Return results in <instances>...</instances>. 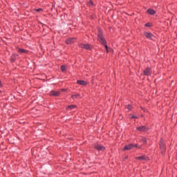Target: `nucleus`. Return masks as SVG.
<instances>
[{"label":"nucleus","mask_w":177,"mask_h":177,"mask_svg":"<svg viewBox=\"0 0 177 177\" xmlns=\"http://www.w3.org/2000/svg\"><path fill=\"white\" fill-rule=\"evenodd\" d=\"M97 40L100 42L102 45H106V40L103 37V35H102V32H100L97 36Z\"/></svg>","instance_id":"1"},{"label":"nucleus","mask_w":177,"mask_h":177,"mask_svg":"<svg viewBox=\"0 0 177 177\" xmlns=\"http://www.w3.org/2000/svg\"><path fill=\"white\" fill-rule=\"evenodd\" d=\"M133 147H138V145H133V144H129L128 145H126L123 150H132V149H133Z\"/></svg>","instance_id":"2"},{"label":"nucleus","mask_w":177,"mask_h":177,"mask_svg":"<svg viewBox=\"0 0 177 177\" xmlns=\"http://www.w3.org/2000/svg\"><path fill=\"white\" fill-rule=\"evenodd\" d=\"M144 35L148 39H154V38H156V37H154V35H153V34H151V32H145Z\"/></svg>","instance_id":"3"},{"label":"nucleus","mask_w":177,"mask_h":177,"mask_svg":"<svg viewBox=\"0 0 177 177\" xmlns=\"http://www.w3.org/2000/svg\"><path fill=\"white\" fill-rule=\"evenodd\" d=\"M136 129L140 131V132H147L149 131V128L146 127V126L138 127Z\"/></svg>","instance_id":"4"},{"label":"nucleus","mask_w":177,"mask_h":177,"mask_svg":"<svg viewBox=\"0 0 177 177\" xmlns=\"http://www.w3.org/2000/svg\"><path fill=\"white\" fill-rule=\"evenodd\" d=\"M95 149L96 150H98V151H104V150H106V148L104 147H103L102 145H100L99 144H96L95 145Z\"/></svg>","instance_id":"5"},{"label":"nucleus","mask_w":177,"mask_h":177,"mask_svg":"<svg viewBox=\"0 0 177 177\" xmlns=\"http://www.w3.org/2000/svg\"><path fill=\"white\" fill-rule=\"evenodd\" d=\"M160 147L162 154H164V153H165V144L162 140H160Z\"/></svg>","instance_id":"6"},{"label":"nucleus","mask_w":177,"mask_h":177,"mask_svg":"<svg viewBox=\"0 0 177 177\" xmlns=\"http://www.w3.org/2000/svg\"><path fill=\"white\" fill-rule=\"evenodd\" d=\"M80 47L83 48L84 49H86L87 50H91V49H92V46L89 44H82L80 45Z\"/></svg>","instance_id":"7"},{"label":"nucleus","mask_w":177,"mask_h":177,"mask_svg":"<svg viewBox=\"0 0 177 177\" xmlns=\"http://www.w3.org/2000/svg\"><path fill=\"white\" fill-rule=\"evenodd\" d=\"M77 41V39L75 38H68L66 39V43L67 45H71V44H74Z\"/></svg>","instance_id":"8"},{"label":"nucleus","mask_w":177,"mask_h":177,"mask_svg":"<svg viewBox=\"0 0 177 177\" xmlns=\"http://www.w3.org/2000/svg\"><path fill=\"white\" fill-rule=\"evenodd\" d=\"M144 75H151V69L150 68H147L144 71H143Z\"/></svg>","instance_id":"9"},{"label":"nucleus","mask_w":177,"mask_h":177,"mask_svg":"<svg viewBox=\"0 0 177 177\" xmlns=\"http://www.w3.org/2000/svg\"><path fill=\"white\" fill-rule=\"evenodd\" d=\"M50 96H60V91H52L50 93Z\"/></svg>","instance_id":"10"},{"label":"nucleus","mask_w":177,"mask_h":177,"mask_svg":"<svg viewBox=\"0 0 177 177\" xmlns=\"http://www.w3.org/2000/svg\"><path fill=\"white\" fill-rule=\"evenodd\" d=\"M136 159L140 160V161H147V160H149V158H147L146 156H142L137 157Z\"/></svg>","instance_id":"11"},{"label":"nucleus","mask_w":177,"mask_h":177,"mask_svg":"<svg viewBox=\"0 0 177 177\" xmlns=\"http://www.w3.org/2000/svg\"><path fill=\"white\" fill-rule=\"evenodd\" d=\"M77 84L79 85H82V86H85V85H86L88 83L84 80H77Z\"/></svg>","instance_id":"12"},{"label":"nucleus","mask_w":177,"mask_h":177,"mask_svg":"<svg viewBox=\"0 0 177 177\" xmlns=\"http://www.w3.org/2000/svg\"><path fill=\"white\" fill-rule=\"evenodd\" d=\"M104 47L108 53L113 52V49H111V48H109V46H107V44H105Z\"/></svg>","instance_id":"13"},{"label":"nucleus","mask_w":177,"mask_h":177,"mask_svg":"<svg viewBox=\"0 0 177 177\" xmlns=\"http://www.w3.org/2000/svg\"><path fill=\"white\" fill-rule=\"evenodd\" d=\"M80 96L81 95H80L79 93H76V94L72 95L71 97L72 99H78Z\"/></svg>","instance_id":"14"},{"label":"nucleus","mask_w":177,"mask_h":177,"mask_svg":"<svg viewBox=\"0 0 177 177\" xmlns=\"http://www.w3.org/2000/svg\"><path fill=\"white\" fill-rule=\"evenodd\" d=\"M147 13L149 15H156V11L153 9H149L147 10Z\"/></svg>","instance_id":"15"},{"label":"nucleus","mask_w":177,"mask_h":177,"mask_svg":"<svg viewBox=\"0 0 177 177\" xmlns=\"http://www.w3.org/2000/svg\"><path fill=\"white\" fill-rule=\"evenodd\" d=\"M77 106L75 105H70L66 108V110L70 111V110H73V109H75Z\"/></svg>","instance_id":"16"},{"label":"nucleus","mask_w":177,"mask_h":177,"mask_svg":"<svg viewBox=\"0 0 177 177\" xmlns=\"http://www.w3.org/2000/svg\"><path fill=\"white\" fill-rule=\"evenodd\" d=\"M141 143H143V145H146V143H147V140H146V138L142 137Z\"/></svg>","instance_id":"17"},{"label":"nucleus","mask_w":177,"mask_h":177,"mask_svg":"<svg viewBox=\"0 0 177 177\" xmlns=\"http://www.w3.org/2000/svg\"><path fill=\"white\" fill-rule=\"evenodd\" d=\"M17 51L19 53H27V50L25 49L19 48Z\"/></svg>","instance_id":"18"},{"label":"nucleus","mask_w":177,"mask_h":177,"mask_svg":"<svg viewBox=\"0 0 177 177\" xmlns=\"http://www.w3.org/2000/svg\"><path fill=\"white\" fill-rule=\"evenodd\" d=\"M66 65H62V66H61V70H62V71L63 73H64V71H66Z\"/></svg>","instance_id":"19"},{"label":"nucleus","mask_w":177,"mask_h":177,"mask_svg":"<svg viewBox=\"0 0 177 177\" xmlns=\"http://www.w3.org/2000/svg\"><path fill=\"white\" fill-rule=\"evenodd\" d=\"M88 6H93V1H89L88 2Z\"/></svg>","instance_id":"20"},{"label":"nucleus","mask_w":177,"mask_h":177,"mask_svg":"<svg viewBox=\"0 0 177 177\" xmlns=\"http://www.w3.org/2000/svg\"><path fill=\"white\" fill-rule=\"evenodd\" d=\"M127 109H128V110H132V106L128 104L126 106Z\"/></svg>","instance_id":"21"},{"label":"nucleus","mask_w":177,"mask_h":177,"mask_svg":"<svg viewBox=\"0 0 177 177\" xmlns=\"http://www.w3.org/2000/svg\"><path fill=\"white\" fill-rule=\"evenodd\" d=\"M145 27H151V24H150V23L146 24Z\"/></svg>","instance_id":"22"},{"label":"nucleus","mask_w":177,"mask_h":177,"mask_svg":"<svg viewBox=\"0 0 177 177\" xmlns=\"http://www.w3.org/2000/svg\"><path fill=\"white\" fill-rule=\"evenodd\" d=\"M42 8H38L36 10V12H42Z\"/></svg>","instance_id":"23"},{"label":"nucleus","mask_w":177,"mask_h":177,"mask_svg":"<svg viewBox=\"0 0 177 177\" xmlns=\"http://www.w3.org/2000/svg\"><path fill=\"white\" fill-rule=\"evenodd\" d=\"M0 88H2V82L0 80Z\"/></svg>","instance_id":"24"},{"label":"nucleus","mask_w":177,"mask_h":177,"mask_svg":"<svg viewBox=\"0 0 177 177\" xmlns=\"http://www.w3.org/2000/svg\"><path fill=\"white\" fill-rule=\"evenodd\" d=\"M132 118H138V117L135 116V115H133L132 116Z\"/></svg>","instance_id":"25"},{"label":"nucleus","mask_w":177,"mask_h":177,"mask_svg":"<svg viewBox=\"0 0 177 177\" xmlns=\"http://www.w3.org/2000/svg\"><path fill=\"white\" fill-rule=\"evenodd\" d=\"M62 91H66V89H62Z\"/></svg>","instance_id":"26"},{"label":"nucleus","mask_w":177,"mask_h":177,"mask_svg":"<svg viewBox=\"0 0 177 177\" xmlns=\"http://www.w3.org/2000/svg\"><path fill=\"white\" fill-rule=\"evenodd\" d=\"M0 93H1V90H0Z\"/></svg>","instance_id":"27"}]
</instances>
